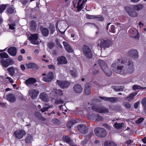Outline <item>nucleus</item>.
<instances>
[{"instance_id": "f257e3e1", "label": "nucleus", "mask_w": 146, "mask_h": 146, "mask_svg": "<svg viewBox=\"0 0 146 146\" xmlns=\"http://www.w3.org/2000/svg\"><path fill=\"white\" fill-rule=\"evenodd\" d=\"M126 59H118L117 61L114 62L111 65V68L115 73L121 75L126 74V69L123 66H119L120 64H125Z\"/></svg>"}, {"instance_id": "f03ea898", "label": "nucleus", "mask_w": 146, "mask_h": 146, "mask_svg": "<svg viewBox=\"0 0 146 146\" xmlns=\"http://www.w3.org/2000/svg\"><path fill=\"white\" fill-rule=\"evenodd\" d=\"M89 104L88 105L87 108H86L83 111L84 115H87V117L89 119L94 120L96 121H102L103 120V118L98 114H93L91 113Z\"/></svg>"}, {"instance_id": "7ed1b4c3", "label": "nucleus", "mask_w": 146, "mask_h": 146, "mask_svg": "<svg viewBox=\"0 0 146 146\" xmlns=\"http://www.w3.org/2000/svg\"><path fill=\"white\" fill-rule=\"evenodd\" d=\"M87 0H74L73 1V4L74 8L72 9L76 8L77 10L74 9V10L77 12L79 11L83 8L84 5L85 4Z\"/></svg>"}, {"instance_id": "20e7f679", "label": "nucleus", "mask_w": 146, "mask_h": 146, "mask_svg": "<svg viewBox=\"0 0 146 146\" xmlns=\"http://www.w3.org/2000/svg\"><path fill=\"white\" fill-rule=\"evenodd\" d=\"M98 63L107 76H110L111 75L112 72L110 69L105 62L99 59L98 60Z\"/></svg>"}, {"instance_id": "39448f33", "label": "nucleus", "mask_w": 146, "mask_h": 146, "mask_svg": "<svg viewBox=\"0 0 146 146\" xmlns=\"http://www.w3.org/2000/svg\"><path fill=\"white\" fill-rule=\"evenodd\" d=\"M127 60H125V64H127L126 69V74L128 75L130 74L133 73L135 69V67L134 66L133 63L131 60H128L127 62Z\"/></svg>"}, {"instance_id": "423d86ee", "label": "nucleus", "mask_w": 146, "mask_h": 146, "mask_svg": "<svg viewBox=\"0 0 146 146\" xmlns=\"http://www.w3.org/2000/svg\"><path fill=\"white\" fill-rule=\"evenodd\" d=\"M94 133L97 136L101 138L105 137L107 135L106 131L104 129L100 127L95 129Z\"/></svg>"}, {"instance_id": "0eeeda50", "label": "nucleus", "mask_w": 146, "mask_h": 146, "mask_svg": "<svg viewBox=\"0 0 146 146\" xmlns=\"http://www.w3.org/2000/svg\"><path fill=\"white\" fill-rule=\"evenodd\" d=\"M92 110L100 113H106L109 111L108 109L103 106H94L92 108Z\"/></svg>"}, {"instance_id": "6e6552de", "label": "nucleus", "mask_w": 146, "mask_h": 146, "mask_svg": "<svg viewBox=\"0 0 146 146\" xmlns=\"http://www.w3.org/2000/svg\"><path fill=\"white\" fill-rule=\"evenodd\" d=\"M28 38L31 42L34 44H37L39 42L37 41L38 35L36 34H29L28 35Z\"/></svg>"}, {"instance_id": "1a4fd4ad", "label": "nucleus", "mask_w": 146, "mask_h": 146, "mask_svg": "<svg viewBox=\"0 0 146 146\" xmlns=\"http://www.w3.org/2000/svg\"><path fill=\"white\" fill-rule=\"evenodd\" d=\"M98 46H100L101 48L109 47L111 45V42L110 40H102L98 41Z\"/></svg>"}, {"instance_id": "9d476101", "label": "nucleus", "mask_w": 146, "mask_h": 146, "mask_svg": "<svg viewBox=\"0 0 146 146\" xmlns=\"http://www.w3.org/2000/svg\"><path fill=\"white\" fill-rule=\"evenodd\" d=\"M82 49L83 52L87 58H91L92 57V54L91 50L89 47L86 45H84Z\"/></svg>"}, {"instance_id": "9b49d317", "label": "nucleus", "mask_w": 146, "mask_h": 146, "mask_svg": "<svg viewBox=\"0 0 146 146\" xmlns=\"http://www.w3.org/2000/svg\"><path fill=\"white\" fill-rule=\"evenodd\" d=\"M125 9L128 15L131 17H135L138 16L137 12L129 6L125 7Z\"/></svg>"}, {"instance_id": "f8f14e48", "label": "nucleus", "mask_w": 146, "mask_h": 146, "mask_svg": "<svg viewBox=\"0 0 146 146\" xmlns=\"http://www.w3.org/2000/svg\"><path fill=\"white\" fill-rule=\"evenodd\" d=\"M26 134L24 130L18 129L15 131L13 133V135L18 139L22 138Z\"/></svg>"}, {"instance_id": "ddd939ff", "label": "nucleus", "mask_w": 146, "mask_h": 146, "mask_svg": "<svg viewBox=\"0 0 146 146\" xmlns=\"http://www.w3.org/2000/svg\"><path fill=\"white\" fill-rule=\"evenodd\" d=\"M39 92L37 90L35 89H31L28 91V95L32 99H35L38 96Z\"/></svg>"}, {"instance_id": "4468645a", "label": "nucleus", "mask_w": 146, "mask_h": 146, "mask_svg": "<svg viewBox=\"0 0 146 146\" xmlns=\"http://www.w3.org/2000/svg\"><path fill=\"white\" fill-rule=\"evenodd\" d=\"M57 82L58 85L63 89L68 88L70 84V82L67 81H61L57 80Z\"/></svg>"}, {"instance_id": "2eb2a0df", "label": "nucleus", "mask_w": 146, "mask_h": 146, "mask_svg": "<svg viewBox=\"0 0 146 146\" xmlns=\"http://www.w3.org/2000/svg\"><path fill=\"white\" fill-rule=\"evenodd\" d=\"M54 78L53 73L52 72H49L47 76L44 77L43 78V80L46 82H49L51 81Z\"/></svg>"}, {"instance_id": "dca6fc26", "label": "nucleus", "mask_w": 146, "mask_h": 146, "mask_svg": "<svg viewBox=\"0 0 146 146\" xmlns=\"http://www.w3.org/2000/svg\"><path fill=\"white\" fill-rule=\"evenodd\" d=\"M78 128L79 131L83 134H85L88 131V129L86 126L80 125L78 126Z\"/></svg>"}, {"instance_id": "f3484780", "label": "nucleus", "mask_w": 146, "mask_h": 146, "mask_svg": "<svg viewBox=\"0 0 146 146\" xmlns=\"http://www.w3.org/2000/svg\"><path fill=\"white\" fill-rule=\"evenodd\" d=\"M58 64H66L67 62L66 58L64 56H61L58 58L57 59Z\"/></svg>"}, {"instance_id": "a211bd4d", "label": "nucleus", "mask_w": 146, "mask_h": 146, "mask_svg": "<svg viewBox=\"0 0 146 146\" xmlns=\"http://www.w3.org/2000/svg\"><path fill=\"white\" fill-rule=\"evenodd\" d=\"M129 55L133 58H138V54L137 50H132L128 52Z\"/></svg>"}, {"instance_id": "6ab92c4d", "label": "nucleus", "mask_w": 146, "mask_h": 146, "mask_svg": "<svg viewBox=\"0 0 146 146\" xmlns=\"http://www.w3.org/2000/svg\"><path fill=\"white\" fill-rule=\"evenodd\" d=\"M36 82V80L35 78H31L25 81V83L28 86H29L35 83Z\"/></svg>"}, {"instance_id": "aec40b11", "label": "nucleus", "mask_w": 146, "mask_h": 146, "mask_svg": "<svg viewBox=\"0 0 146 146\" xmlns=\"http://www.w3.org/2000/svg\"><path fill=\"white\" fill-rule=\"evenodd\" d=\"M8 52L10 55L15 56L17 54V49L15 47H12L8 48Z\"/></svg>"}, {"instance_id": "412c9836", "label": "nucleus", "mask_w": 146, "mask_h": 146, "mask_svg": "<svg viewBox=\"0 0 146 146\" xmlns=\"http://www.w3.org/2000/svg\"><path fill=\"white\" fill-rule=\"evenodd\" d=\"M39 97L40 99L43 101L48 102L49 101V98L46 94L44 93L40 94Z\"/></svg>"}, {"instance_id": "4be33fe9", "label": "nucleus", "mask_w": 146, "mask_h": 146, "mask_svg": "<svg viewBox=\"0 0 146 146\" xmlns=\"http://www.w3.org/2000/svg\"><path fill=\"white\" fill-rule=\"evenodd\" d=\"M91 85L90 84L88 83L86 84L84 88V93L86 95H89L91 93L90 87Z\"/></svg>"}, {"instance_id": "5701e85b", "label": "nucleus", "mask_w": 146, "mask_h": 146, "mask_svg": "<svg viewBox=\"0 0 146 146\" xmlns=\"http://www.w3.org/2000/svg\"><path fill=\"white\" fill-rule=\"evenodd\" d=\"M74 90L77 93H80L82 92V88L80 85L77 84L75 85L73 87Z\"/></svg>"}, {"instance_id": "b1692460", "label": "nucleus", "mask_w": 146, "mask_h": 146, "mask_svg": "<svg viewBox=\"0 0 146 146\" xmlns=\"http://www.w3.org/2000/svg\"><path fill=\"white\" fill-rule=\"evenodd\" d=\"M63 140L64 141L68 143L70 145L72 146H75V143L70 140L69 137L65 136H64L63 137Z\"/></svg>"}, {"instance_id": "393cba45", "label": "nucleus", "mask_w": 146, "mask_h": 146, "mask_svg": "<svg viewBox=\"0 0 146 146\" xmlns=\"http://www.w3.org/2000/svg\"><path fill=\"white\" fill-rule=\"evenodd\" d=\"M100 98L102 100L109 101L111 102H115L118 100L117 99L115 98H108L105 97H100Z\"/></svg>"}, {"instance_id": "a878e982", "label": "nucleus", "mask_w": 146, "mask_h": 146, "mask_svg": "<svg viewBox=\"0 0 146 146\" xmlns=\"http://www.w3.org/2000/svg\"><path fill=\"white\" fill-rule=\"evenodd\" d=\"M63 44L64 47L67 52L69 53L72 52H73L72 49L67 43L65 42H63Z\"/></svg>"}, {"instance_id": "bb28decb", "label": "nucleus", "mask_w": 146, "mask_h": 146, "mask_svg": "<svg viewBox=\"0 0 146 146\" xmlns=\"http://www.w3.org/2000/svg\"><path fill=\"white\" fill-rule=\"evenodd\" d=\"M7 100L10 102H13L16 100V98L14 95L12 94H9L7 96Z\"/></svg>"}, {"instance_id": "cd10ccee", "label": "nucleus", "mask_w": 146, "mask_h": 146, "mask_svg": "<svg viewBox=\"0 0 146 146\" xmlns=\"http://www.w3.org/2000/svg\"><path fill=\"white\" fill-rule=\"evenodd\" d=\"M30 29L31 31L35 32L36 30V25L35 21H32L30 23Z\"/></svg>"}, {"instance_id": "c85d7f7f", "label": "nucleus", "mask_w": 146, "mask_h": 146, "mask_svg": "<svg viewBox=\"0 0 146 146\" xmlns=\"http://www.w3.org/2000/svg\"><path fill=\"white\" fill-rule=\"evenodd\" d=\"M114 125L117 129H121L125 126V124L123 123H118L116 122L114 123Z\"/></svg>"}, {"instance_id": "c756f323", "label": "nucleus", "mask_w": 146, "mask_h": 146, "mask_svg": "<svg viewBox=\"0 0 146 146\" xmlns=\"http://www.w3.org/2000/svg\"><path fill=\"white\" fill-rule=\"evenodd\" d=\"M26 66L28 68H35L36 69L38 68L37 65L36 64L33 63L26 64Z\"/></svg>"}, {"instance_id": "7c9ffc66", "label": "nucleus", "mask_w": 146, "mask_h": 146, "mask_svg": "<svg viewBox=\"0 0 146 146\" xmlns=\"http://www.w3.org/2000/svg\"><path fill=\"white\" fill-rule=\"evenodd\" d=\"M137 94V93L130 94L128 96L125 98V100L127 101H129L132 100L133 99L134 97Z\"/></svg>"}, {"instance_id": "2f4dec72", "label": "nucleus", "mask_w": 146, "mask_h": 146, "mask_svg": "<svg viewBox=\"0 0 146 146\" xmlns=\"http://www.w3.org/2000/svg\"><path fill=\"white\" fill-rule=\"evenodd\" d=\"M7 70L11 76H13L15 73V69L13 67H10L7 69Z\"/></svg>"}, {"instance_id": "473e14b6", "label": "nucleus", "mask_w": 146, "mask_h": 146, "mask_svg": "<svg viewBox=\"0 0 146 146\" xmlns=\"http://www.w3.org/2000/svg\"><path fill=\"white\" fill-rule=\"evenodd\" d=\"M42 34L44 36H47L49 34V31L48 29L44 28L41 30Z\"/></svg>"}, {"instance_id": "72a5a7b5", "label": "nucleus", "mask_w": 146, "mask_h": 146, "mask_svg": "<svg viewBox=\"0 0 146 146\" xmlns=\"http://www.w3.org/2000/svg\"><path fill=\"white\" fill-rule=\"evenodd\" d=\"M53 91L58 96H60L63 95L62 91L60 89H54L53 90Z\"/></svg>"}, {"instance_id": "f704fd0d", "label": "nucleus", "mask_w": 146, "mask_h": 146, "mask_svg": "<svg viewBox=\"0 0 146 146\" xmlns=\"http://www.w3.org/2000/svg\"><path fill=\"white\" fill-rule=\"evenodd\" d=\"M143 7V5L141 4H139L134 5L133 6V8L137 11H139L142 9Z\"/></svg>"}, {"instance_id": "c9c22d12", "label": "nucleus", "mask_w": 146, "mask_h": 146, "mask_svg": "<svg viewBox=\"0 0 146 146\" xmlns=\"http://www.w3.org/2000/svg\"><path fill=\"white\" fill-rule=\"evenodd\" d=\"M33 137L31 135H28L26 138L25 141L27 143H29L32 142Z\"/></svg>"}, {"instance_id": "e433bc0d", "label": "nucleus", "mask_w": 146, "mask_h": 146, "mask_svg": "<svg viewBox=\"0 0 146 146\" xmlns=\"http://www.w3.org/2000/svg\"><path fill=\"white\" fill-rule=\"evenodd\" d=\"M1 62L3 66L4 67L6 68L9 66L7 61V59L6 60L2 59L1 60Z\"/></svg>"}, {"instance_id": "4c0bfd02", "label": "nucleus", "mask_w": 146, "mask_h": 146, "mask_svg": "<svg viewBox=\"0 0 146 146\" xmlns=\"http://www.w3.org/2000/svg\"><path fill=\"white\" fill-rule=\"evenodd\" d=\"M76 123V121L75 120H72L68 122L67 123V126L68 128H70L74 124Z\"/></svg>"}, {"instance_id": "58836bf2", "label": "nucleus", "mask_w": 146, "mask_h": 146, "mask_svg": "<svg viewBox=\"0 0 146 146\" xmlns=\"http://www.w3.org/2000/svg\"><path fill=\"white\" fill-rule=\"evenodd\" d=\"M53 107L52 106L50 105L46 107H44L42 108V109H40V111L42 112H44L46 111H47L48 110L51 108H52Z\"/></svg>"}, {"instance_id": "ea45409f", "label": "nucleus", "mask_w": 146, "mask_h": 146, "mask_svg": "<svg viewBox=\"0 0 146 146\" xmlns=\"http://www.w3.org/2000/svg\"><path fill=\"white\" fill-rule=\"evenodd\" d=\"M0 57L1 58H7L9 56L7 53L4 52L0 54Z\"/></svg>"}, {"instance_id": "a19ab883", "label": "nucleus", "mask_w": 146, "mask_h": 146, "mask_svg": "<svg viewBox=\"0 0 146 146\" xmlns=\"http://www.w3.org/2000/svg\"><path fill=\"white\" fill-rule=\"evenodd\" d=\"M146 87H141L137 85H134L133 86V88L134 90H136L138 89H144L146 88Z\"/></svg>"}, {"instance_id": "79ce46f5", "label": "nucleus", "mask_w": 146, "mask_h": 146, "mask_svg": "<svg viewBox=\"0 0 146 146\" xmlns=\"http://www.w3.org/2000/svg\"><path fill=\"white\" fill-rule=\"evenodd\" d=\"M70 73L72 77H75L77 76V71L76 70H71Z\"/></svg>"}, {"instance_id": "37998d69", "label": "nucleus", "mask_w": 146, "mask_h": 146, "mask_svg": "<svg viewBox=\"0 0 146 146\" xmlns=\"http://www.w3.org/2000/svg\"><path fill=\"white\" fill-rule=\"evenodd\" d=\"M112 88L117 91H121L123 90V88H119L118 86H112Z\"/></svg>"}, {"instance_id": "c03bdc74", "label": "nucleus", "mask_w": 146, "mask_h": 146, "mask_svg": "<svg viewBox=\"0 0 146 146\" xmlns=\"http://www.w3.org/2000/svg\"><path fill=\"white\" fill-rule=\"evenodd\" d=\"M7 12L9 13H12L14 12V8L13 6L9 7L7 10Z\"/></svg>"}, {"instance_id": "a18cd8bd", "label": "nucleus", "mask_w": 146, "mask_h": 146, "mask_svg": "<svg viewBox=\"0 0 146 146\" xmlns=\"http://www.w3.org/2000/svg\"><path fill=\"white\" fill-rule=\"evenodd\" d=\"M112 141L108 140L105 141L104 143V145L105 146H110L111 144H112Z\"/></svg>"}, {"instance_id": "49530a36", "label": "nucleus", "mask_w": 146, "mask_h": 146, "mask_svg": "<svg viewBox=\"0 0 146 146\" xmlns=\"http://www.w3.org/2000/svg\"><path fill=\"white\" fill-rule=\"evenodd\" d=\"M6 7V5H0V13H1L5 9Z\"/></svg>"}, {"instance_id": "de8ad7c7", "label": "nucleus", "mask_w": 146, "mask_h": 146, "mask_svg": "<svg viewBox=\"0 0 146 146\" xmlns=\"http://www.w3.org/2000/svg\"><path fill=\"white\" fill-rule=\"evenodd\" d=\"M86 17L87 19H95L96 17L94 15H90L88 14H86Z\"/></svg>"}, {"instance_id": "09e8293b", "label": "nucleus", "mask_w": 146, "mask_h": 146, "mask_svg": "<svg viewBox=\"0 0 146 146\" xmlns=\"http://www.w3.org/2000/svg\"><path fill=\"white\" fill-rule=\"evenodd\" d=\"M9 66L13 64L14 63L13 61L11 59H7Z\"/></svg>"}, {"instance_id": "8fccbe9b", "label": "nucleus", "mask_w": 146, "mask_h": 146, "mask_svg": "<svg viewBox=\"0 0 146 146\" xmlns=\"http://www.w3.org/2000/svg\"><path fill=\"white\" fill-rule=\"evenodd\" d=\"M95 19L100 21H103L104 20V18L101 16H98L97 17H96Z\"/></svg>"}, {"instance_id": "3c124183", "label": "nucleus", "mask_w": 146, "mask_h": 146, "mask_svg": "<svg viewBox=\"0 0 146 146\" xmlns=\"http://www.w3.org/2000/svg\"><path fill=\"white\" fill-rule=\"evenodd\" d=\"M144 119L143 118L140 117L137 121H136L135 122L137 124H139L141 123L144 120Z\"/></svg>"}, {"instance_id": "603ef678", "label": "nucleus", "mask_w": 146, "mask_h": 146, "mask_svg": "<svg viewBox=\"0 0 146 146\" xmlns=\"http://www.w3.org/2000/svg\"><path fill=\"white\" fill-rule=\"evenodd\" d=\"M110 31L113 33H115V29L114 25H112L111 26V29L110 30Z\"/></svg>"}, {"instance_id": "864d4df0", "label": "nucleus", "mask_w": 146, "mask_h": 146, "mask_svg": "<svg viewBox=\"0 0 146 146\" xmlns=\"http://www.w3.org/2000/svg\"><path fill=\"white\" fill-rule=\"evenodd\" d=\"M9 28L10 29L13 30L15 29L14 27L15 26V23H12L11 24H9Z\"/></svg>"}, {"instance_id": "5fc2aeb1", "label": "nucleus", "mask_w": 146, "mask_h": 146, "mask_svg": "<svg viewBox=\"0 0 146 146\" xmlns=\"http://www.w3.org/2000/svg\"><path fill=\"white\" fill-rule=\"evenodd\" d=\"M55 103L56 104H63L64 103V101L63 100L61 99H60L59 100H56L55 101Z\"/></svg>"}, {"instance_id": "6e6d98bb", "label": "nucleus", "mask_w": 146, "mask_h": 146, "mask_svg": "<svg viewBox=\"0 0 146 146\" xmlns=\"http://www.w3.org/2000/svg\"><path fill=\"white\" fill-rule=\"evenodd\" d=\"M123 105L126 107L128 108H129L131 107V106L130 104L127 102L124 103H123Z\"/></svg>"}, {"instance_id": "4d7b16f0", "label": "nucleus", "mask_w": 146, "mask_h": 146, "mask_svg": "<svg viewBox=\"0 0 146 146\" xmlns=\"http://www.w3.org/2000/svg\"><path fill=\"white\" fill-rule=\"evenodd\" d=\"M50 33L51 34H53V33L55 31V28L53 27H51L50 28Z\"/></svg>"}, {"instance_id": "13d9d810", "label": "nucleus", "mask_w": 146, "mask_h": 146, "mask_svg": "<svg viewBox=\"0 0 146 146\" xmlns=\"http://www.w3.org/2000/svg\"><path fill=\"white\" fill-rule=\"evenodd\" d=\"M54 46V44L53 43H49L48 44V46L50 48H52Z\"/></svg>"}, {"instance_id": "bf43d9fd", "label": "nucleus", "mask_w": 146, "mask_h": 146, "mask_svg": "<svg viewBox=\"0 0 146 146\" xmlns=\"http://www.w3.org/2000/svg\"><path fill=\"white\" fill-rule=\"evenodd\" d=\"M142 103L143 106H146V98H145L142 100Z\"/></svg>"}, {"instance_id": "052dcab7", "label": "nucleus", "mask_w": 146, "mask_h": 146, "mask_svg": "<svg viewBox=\"0 0 146 146\" xmlns=\"http://www.w3.org/2000/svg\"><path fill=\"white\" fill-rule=\"evenodd\" d=\"M103 125L108 129H110L111 128L106 123L103 124Z\"/></svg>"}, {"instance_id": "680f3d73", "label": "nucleus", "mask_w": 146, "mask_h": 146, "mask_svg": "<svg viewBox=\"0 0 146 146\" xmlns=\"http://www.w3.org/2000/svg\"><path fill=\"white\" fill-rule=\"evenodd\" d=\"M6 78L11 83H13V80L11 78H10L9 77H7Z\"/></svg>"}, {"instance_id": "e2e57ef3", "label": "nucleus", "mask_w": 146, "mask_h": 146, "mask_svg": "<svg viewBox=\"0 0 146 146\" xmlns=\"http://www.w3.org/2000/svg\"><path fill=\"white\" fill-rule=\"evenodd\" d=\"M35 115L38 118H40V117H41V115L38 112H35Z\"/></svg>"}, {"instance_id": "0e129e2a", "label": "nucleus", "mask_w": 146, "mask_h": 146, "mask_svg": "<svg viewBox=\"0 0 146 146\" xmlns=\"http://www.w3.org/2000/svg\"><path fill=\"white\" fill-rule=\"evenodd\" d=\"M139 102H136L134 105V107L135 108H137L138 107V105H139Z\"/></svg>"}, {"instance_id": "69168bd1", "label": "nucleus", "mask_w": 146, "mask_h": 146, "mask_svg": "<svg viewBox=\"0 0 146 146\" xmlns=\"http://www.w3.org/2000/svg\"><path fill=\"white\" fill-rule=\"evenodd\" d=\"M48 67L49 68L53 69L54 68V66L52 65H50L48 66Z\"/></svg>"}, {"instance_id": "338daca9", "label": "nucleus", "mask_w": 146, "mask_h": 146, "mask_svg": "<svg viewBox=\"0 0 146 146\" xmlns=\"http://www.w3.org/2000/svg\"><path fill=\"white\" fill-rule=\"evenodd\" d=\"M20 68L21 69L23 70H24L25 69V67L23 65H21L20 66Z\"/></svg>"}, {"instance_id": "774afa93", "label": "nucleus", "mask_w": 146, "mask_h": 146, "mask_svg": "<svg viewBox=\"0 0 146 146\" xmlns=\"http://www.w3.org/2000/svg\"><path fill=\"white\" fill-rule=\"evenodd\" d=\"M87 143V141L86 140H84V141H83L81 142V144L82 145H84L85 144H86Z\"/></svg>"}]
</instances>
